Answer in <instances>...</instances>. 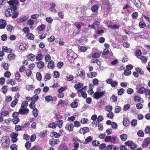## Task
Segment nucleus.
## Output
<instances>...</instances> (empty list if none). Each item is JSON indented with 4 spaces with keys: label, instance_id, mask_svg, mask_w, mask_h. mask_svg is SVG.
<instances>
[{
    "label": "nucleus",
    "instance_id": "24",
    "mask_svg": "<svg viewBox=\"0 0 150 150\" xmlns=\"http://www.w3.org/2000/svg\"><path fill=\"white\" fill-rule=\"evenodd\" d=\"M13 11L11 8H8L7 9L5 12V15L6 16L8 17L11 16V14H10V13H12Z\"/></svg>",
    "mask_w": 150,
    "mask_h": 150
},
{
    "label": "nucleus",
    "instance_id": "58",
    "mask_svg": "<svg viewBox=\"0 0 150 150\" xmlns=\"http://www.w3.org/2000/svg\"><path fill=\"white\" fill-rule=\"evenodd\" d=\"M39 97L38 96L35 95L31 97V100L35 102L38 99Z\"/></svg>",
    "mask_w": 150,
    "mask_h": 150
},
{
    "label": "nucleus",
    "instance_id": "54",
    "mask_svg": "<svg viewBox=\"0 0 150 150\" xmlns=\"http://www.w3.org/2000/svg\"><path fill=\"white\" fill-rule=\"evenodd\" d=\"M42 54L41 53H39L37 54L35 57V58L37 61H40L42 60Z\"/></svg>",
    "mask_w": 150,
    "mask_h": 150
},
{
    "label": "nucleus",
    "instance_id": "32",
    "mask_svg": "<svg viewBox=\"0 0 150 150\" xmlns=\"http://www.w3.org/2000/svg\"><path fill=\"white\" fill-rule=\"evenodd\" d=\"M123 124L125 126H129L130 124V122L129 120L126 118H125L123 121Z\"/></svg>",
    "mask_w": 150,
    "mask_h": 150
},
{
    "label": "nucleus",
    "instance_id": "35",
    "mask_svg": "<svg viewBox=\"0 0 150 150\" xmlns=\"http://www.w3.org/2000/svg\"><path fill=\"white\" fill-rule=\"evenodd\" d=\"M35 87V86L33 85H27L26 86V88L29 91L33 90Z\"/></svg>",
    "mask_w": 150,
    "mask_h": 150
},
{
    "label": "nucleus",
    "instance_id": "61",
    "mask_svg": "<svg viewBox=\"0 0 150 150\" xmlns=\"http://www.w3.org/2000/svg\"><path fill=\"white\" fill-rule=\"evenodd\" d=\"M7 86H6L4 85L1 88L2 91V92L4 94H6L7 92Z\"/></svg>",
    "mask_w": 150,
    "mask_h": 150
},
{
    "label": "nucleus",
    "instance_id": "52",
    "mask_svg": "<svg viewBox=\"0 0 150 150\" xmlns=\"http://www.w3.org/2000/svg\"><path fill=\"white\" fill-rule=\"evenodd\" d=\"M114 116L113 112H109L107 114V117L108 118L112 119Z\"/></svg>",
    "mask_w": 150,
    "mask_h": 150
},
{
    "label": "nucleus",
    "instance_id": "33",
    "mask_svg": "<svg viewBox=\"0 0 150 150\" xmlns=\"http://www.w3.org/2000/svg\"><path fill=\"white\" fill-rule=\"evenodd\" d=\"M120 137L122 141H125L127 139V136L126 134H123L120 136Z\"/></svg>",
    "mask_w": 150,
    "mask_h": 150
},
{
    "label": "nucleus",
    "instance_id": "29",
    "mask_svg": "<svg viewBox=\"0 0 150 150\" xmlns=\"http://www.w3.org/2000/svg\"><path fill=\"white\" fill-rule=\"evenodd\" d=\"M54 62L51 61H49L48 63L47 67L49 69H52L54 67Z\"/></svg>",
    "mask_w": 150,
    "mask_h": 150
},
{
    "label": "nucleus",
    "instance_id": "53",
    "mask_svg": "<svg viewBox=\"0 0 150 150\" xmlns=\"http://www.w3.org/2000/svg\"><path fill=\"white\" fill-rule=\"evenodd\" d=\"M100 56V54L99 53L95 52L92 55V57L93 58L97 59L99 58Z\"/></svg>",
    "mask_w": 150,
    "mask_h": 150
},
{
    "label": "nucleus",
    "instance_id": "5",
    "mask_svg": "<svg viewBox=\"0 0 150 150\" xmlns=\"http://www.w3.org/2000/svg\"><path fill=\"white\" fill-rule=\"evenodd\" d=\"M150 144V139L148 137L146 138L144 140L142 144V146L143 148H146Z\"/></svg>",
    "mask_w": 150,
    "mask_h": 150
},
{
    "label": "nucleus",
    "instance_id": "49",
    "mask_svg": "<svg viewBox=\"0 0 150 150\" xmlns=\"http://www.w3.org/2000/svg\"><path fill=\"white\" fill-rule=\"evenodd\" d=\"M47 132L46 131H43L42 132H41L39 134V136L40 138H43L45 136Z\"/></svg>",
    "mask_w": 150,
    "mask_h": 150
},
{
    "label": "nucleus",
    "instance_id": "10",
    "mask_svg": "<svg viewBox=\"0 0 150 150\" xmlns=\"http://www.w3.org/2000/svg\"><path fill=\"white\" fill-rule=\"evenodd\" d=\"M104 94V93L103 92H96L94 93L93 95L94 98L96 99H98L100 97L103 96Z\"/></svg>",
    "mask_w": 150,
    "mask_h": 150
},
{
    "label": "nucleus",
    "instance_id": "23",
    "mask_svg": "<svg viewBox=\"0 0 150 150\" xmlns=\"http://www.w3.org/2000/svg\"><path fill=\"white\" fill-rule=\"evenodd\" d=\"M87 75L88 78H93L96 76L97 73L95 71H93L90 73H88Z\"/></svg>",
    "mask_w": 150,
    "mask_h": 150
},
{
    "label": "nucleus",
    "instance_id": "46",
    "mask_svg": "<svg viewBox=\"0 0 150 150\" xmlns=\"http://www.w3.org/2000/svg\"><path fill=\"white\" fill-rule=\"evenodd\" d=\"M38 110L36 108H34L33 110V113L35 117H37L38 115Z\"/></svg>",
    "mask_w": 150,
    "mask_h": 150
},
{
    "label": "nucleus",
    "instance_id": "13",
    "mask_svg": "<svg viewBox=\"0 0 150 150\" xmlns=\"http://www.w3.org/2000/svg\"><path fill=\"white\" fill-rule=\"evenodd\" d=\"M0 29H4L7 24L6 21L3 19H0Z\"/></svg>",
    "mask_w": 150,
    "mask_h": 150
},
{
    "label": "nucleus",
    "instance_id": "1",
    "mask_svg": "<svg viewBox=\"0 0 150 150\" xmlns=\"http://www.w3.org/2000/svg\"><path fill=\"white\" fill-rule=\"evenodd\" d=\"M77 54L71 50H69L67 52V58L70 62L74 61L76 58Z\"/></svg>",
    "mask_w": 150,
    "mask_h": 150
},
{
    "label": "nucleus",
    "instance_id": "50",
    "mask_svg": "<svg viewBox=\"0 0 150 150\" xmlns=\"http://www.w3.org/2000/svg\"><path fill=\"white\" fill-rule=\"evenodd\" d=\"M142 99L140 97L138 96H136L134 97V100L136 102H139L140 101H142V103H144V101L143 100H142Z\"/></svg>",
    "mask_w": 150,
    "mask_h": 150
},
{
    "label": "nucleus",
    "instance_id": "59",
    "mask_svg": "<svg viewBox=\"0 0 150 150\" xmlns=\"http://www.w3.org/2000/svg\"><path fill=\"white\" fill-rule=\"evenodd\" d=\"M146 90V89L144 87L140 88L138 90V92L139 93L142 94Z\"/></svg>",
    "mask_w": 150,
    "mask_h": 150
},
{
    "label": "nucleus",
    "instance_id": "14",
    "mask_svg": "<svg viewBox=\"0 0 150 150\" xmlns=\"http://www.w3.org/2000/svg\"><path fill=\"white\" fill-rule=\"evenodd\" d=\"M74 127V125L72 123L67 124L65 127L66 129L69 132L73 131Z\"/></svg>",
    "mask_w": 150,
    "mask_h": 150
},
{
    "label": "nucleus",
    "instance_id": "11",
    "mask_svg": "<svg viewBox=\"0 0 150 150\" xmlns=\"http://www.w3.org/2000/svg\"><path fill=\"white\" fill-rule=\"evenodd\" d=\"M29 112L28 109L24 108H20L19 109V114L21 115H26Z\"/></svg>",
    "mask_w": 150,
    "mask_h": 150
},
{
    "label": "nucleus",
    "instance_id": "22",
    "mask_svg": "<svg viewBox=\"0 0 150 150\" xmlns=\"http://www.w3.org/2000/svg\"><path fill=\"white\" fill-rule=\"evenodd\" d=\"M28 45L26 43H21L19 45V49L21 50H23L28 47Z\"/></svg>",
    "mask_w": 150,
    "mask_h": 150
},
{
    "label": "nucleus",
    "instance_id": "7",
    "mask_svg": "<svg viewBox=\"0 0 150 150\" xmlns=\"http://www.w3.org/2000/svg\"><path fill=\"white\" fill-rule=\"evenodd\" d=\"M18 135V133H16L14 132H12L10 134V136L11 138V141L12 142H16L18 140L17 137Z\"/></svg>",
    "mask_w": 150,
    "mask_h": 150
},
{
    "label": "nucleus",
    "instance_id": "48",
    "mask_svg": "<svg viewBox=\"0 0 150 150\" xmlns=\"http://www.w3.org/2000/svg\"><path fill=\"white\" fill-rule=\"evenodd\" d=\"M136 71L140 74L143 75L144 74L143 70L140 67H137L136 69Z\"/></svg>",
    "mask_w": 150,
    "mask_h": 150
},
{
    "label": "nucleus",
    "instance_id": "8",
    "mask_svg": "<svg viewBox=\"0 0 150 150\" xmlns=\"http://www.w3.org/2000/svg\"><path fill=\"white\" fill-rule=\"evenodd\" d=\"M10 140L9 138H8L4 142H1V146L7 148L9 147Z\"/></svg>",
    "mask_w": 150,
    "mask_h": 150
},
{
    "label": "nucleus",
    "instance_id": "64",
    "mask_svg": "<svg viewBox=\"0 0 150 150\" xmlns=\"http://www.w3.org/2000/svg\"><path fill=\"white\" fill-rule=\"evenodd\" d=\"M145 132L146 134H149L150 133V126H146L145 129Z\"/></svg>",
    "mask_w": 150,
    "mask_h": 150
},
{
    "label": "nucleus",
    "instance_id": "26",
    "mask_svg": "<svg viewBox=\"0 0 150 150\" xmlns=\"http://www.w3.org/2000/svg\"><path fill=\"white\" fill-rule=\"evenodd\" d=\"M118 141L119 139L117 137L114 136L111 137V142L115 144L118 142Z\"/></svg>",
    "mask_w": 150,
    "mask_h": 150
},
{
    "label": "nucleus",
    "instance_id": "60",
    "mask_svg": "<svg viewBox=\"0 0 150 150\" xmlns=\"http://www.w3.org/2000/svg\"><path fill=\"white\" fill-rule=\"evenodd\" d=\"M138 13L136 12H134L132 14V17L133 19H136L138 17Z\"/></svg>",
    "mask_w": 150,
    "mask_h": 150
},
{
    "label": "nucleus",
    "instance_id": "25",
    "mask_svg": "<svg viewBox=\"0 0 150 150\" xmlns=\"http://www.w3.org/2000/svg\"><path fill=\"white\" fill-rule=\"evenodd\" d=\"M91 63H96L98 66L100 65V62L99 59H97L93 58L90 60Z\"/></svg>",
    "mask_w": 150,
    "mask_h": 150
},
{
    "label": "nucleus",
    "instance_id": "21",
    "mask_svg": "<svg viewBox=\"0 0 150 150\" xmlns=\"http://www.w3.org/2000/svg\"><path fill=\"white\" fill-rule=\"evenodd\" d=\"M83 86V85L82 83L78 82L74 85V88L77 91L78 89L81 88Z\"/></svg>",
    "mask_w": 150,
    "mask_h": 150
},
{
    "label": "nucleus",
    "instance_id": "19",
    "mask_svg": "<svg viewBox=\"0 0 150 150\" xmlns=\"http://www.w3.org/2000/svg\"><path fill=\"white\" fill-rule=\"evenodd\" d=\"M27 57L28 60L33 61L35 59V56L32 54L30 53L27 56Z\"/></svg>",
    "mask_w": 150,
    "mask_h": 150
},
{
    "label": "nucleus",
    "instance_id": "34",
    "mask_svg": "<svg viewBox=\"0 0 150 150\" xmlns=\"http://www.w3.org/2000/svg\"><path fill=\"white\" fill-rule=\"evenodd\" d=\"M93 140V137L91 136H89L88 137L85 139V142L84 144H87L88 142H91Z\"/></svg>",
    "mask_w": 150,
    "mask_h": 150
},
{
    "label": "nucleus",
    "instance_id": "51",
    "mask_svg": "<svg viewBox=\"0 0 150 150\" xmlns=\"http://www.w3.org/2000/svg\"><path fill=\"white\" fill-rule=\"evenodd\" d=\"M139 26L140 28H143L146 27V24L144 21H140L139 23Z\"/></svg>",
    "mask_w": 150,
    "mask_h": 150
},
{
    "label": "nucleus",
    "instance_id": "6",
    "mask_svg": "<svg viewBox=\"0 0 150 150\" xmlns=\"http://www.w3.org/2000/svg\"><path fill=\"white\" fill-rule=\"evenodd\" d=\"M77 75L83 79L85 78V71L83 70L82 69H79L78 70Z\"/></svg>",
    "mask_w": 150,
    "mask_h": 150
},
{
    "label": "nucleus",
    "instance_id": "3",
    "mask_svg": "<svg viewBox=\"0 0 150 150\" xmlns=\"http://www.w3.org/2000/svg\"><path fill=\"white\" fill-rule=\"evenodd\" d=\"M85 24L82 22H76L74 24L76 27V29L73 32V33L76 34H79L81 31V25H84Z\"/></svg>",
    "mask_w": 150,
    "mask_h": 150
},
{
    "label": "nucleus",
    "instance_id": "31",
    "mask_svg": "<svg viewBox=\"0 0 150 150\" xmlns=\"http://www.w3.org/2000/svg\"><path fill=\"white\" fill-rule=\"evenodd\" d=\"M45 25L41 24L37 28V30L39 31H42L45 30Z\"/></svg>",
    "mask_w": 150,
    "mask_h": 150
},
{
    "label": "nucleus",
    "instance_id": "38",
    "mask_svg": "<svg viewBox=\"0 0 150 150\" xmlns=\"http://www.w3.org/2000/svg\"><path fill=\"white\" fill-rule=\"evenodd\" d=\"M59 104L62 107H64L65 105H67V104L65 103L64 100H63L60 99L59 100L57 106H58Z\"/></svg>",
    "mask_w": 150,
    "mask_h": 150
},
{
    "label": "nucleus",
    "instance_id": "20",
    "mask_svg": "<svg viewBox=\"0 0 150 150\" xmlns=\"http://www.w3.org/2000/svg\"><path fill=\"white\" fill-rule=\"evenodd\" d=\"M51 77V74L49 73L45 74L44 77V81H47L50 79Z\"/></svg>",
    "mask_w": 150,
    "mask_h": 150
},
{
    "label": "nucleus",
    "instance_id": "39",
    "mask_svg": "<svg viewBox=\"0 0 150 150\" xmlns=\"http://www.w3.org/2000/svg\"><path fill=\"white\" fill-rule=\"evenodd\" d=\"M45 100L47 102H50L51 101H53L52 97L50 95L47 96L45 97Z\"/></svg>",
    "mask_w": 150,
    "mask_h": 150
},
{
    "label": "nucleus",
    "instance_id": "43",
    "mask_svg": "<svg viewBox=\"0 0 150 150\" xmlns=\"http://www.w3.org/2000/svg\"><path fill=\"white\" fill-rule=\"evenodd\" d=\"M63 124V121L62 120H59L57 121L56 124V126H57L59 128H61L62 127Z\"/></svg>",
    "mask_w": 150,
    "mask_h": 150
},
{
    "label": "nucleus",
    "instance_id": "28",
    "mask_svg": "<svg viewBox=\"0 0 150 150\" xmlns=\"http://www.w3.org/2000/svg\"><path fill=\"white\" fill-rule=\"evenodd\" d=\"M3 50L6 52L11 53L12 50L11 49L8 48L7 47L3 46L2 47Z\"/></svg>",
    "mask_w": 150,
    "mask_h": 150
},
{
    "label": "nucleus",
    "instance_id": "44",
    "mask_svg": "<svg viewBox=\"0 0 150 150\" xmlns=\"http://www.w3.org/2000/svg\"><path fill=\"white\" fill-rule=\"evenodd\" d=\"M28 103L27 101H23L21 105V108H26L28 106Z\"/></svg>",
    "mask_w": 150,
    "mask_h": 150
},
{
    "label": "nucleus",
    "instance_id": "62",
    "mask_svg": "<svg viewBox=\"0 0 150 150\" xmlns=\"http://www.w3.org/2000/svg\"><path fill=\"white\" fill-rule=\"evenodd\" d=\"M31 150H42L41 148L38 145H35L31 148Z\"/></svg>",
    "mask_w": 150,
    "mask_h": 150
},
{
    "label": "nucleus",
    "instance_id": "55",
    "mask_svg": "<svg viewBox=\"0 0 150 150\" xmlns=\"http://www.w3.org/2000/svg\"><path fill=\"white\" fill-rule=\"evenodd\" d=\"M14 27L10 24H8L6 26V29L8 31L11 32L12 30H13Z\"/></svg>",
    "mask_w": 150,
    "mask_h": 150
},
{
    "label": "nucleus",
    "instance_id": "18",
    "mask_svg": "<svg viewBox=\"0 0 150 150\" xmlns=\"http://www.w3.org/2000/svg\"><path fill=\"white\" fill-rule=\"evenodd\" d=\"M56 6V4L54 2H52L50 4V11L52 12L55 13L57 10L55 9V7Z\"/></svg>",
    "mask_w": 150,
    "mask_h": 150
},
{
    "label": "nucleus",
    "instance_id": "2",
    "mask_svg": "<svg viewBox=\"0 0 150 150\" xmlns=\"http://www.w3.org/2000/svg\"><path fill=\"white\" fill-rule=\"evenodd\" d=\"M10 6V8L12 11H15L17 10V8L16 6L19 4L18 0H10L7 2Z\"/></svg>",
    "mask_w": 150,
    "mask_h": 150
},
{
    "label": "nucleus",
    "instance_id": "16",
    "mask_svg": "<svg viewBox=\"0 0 150 150\" xmlns=\"http://www.w3.org/2000/svg\"><path fill=\"white\" fill-rule=\"evenodd\" d=\"M139 36L142 38L146 39L148 38L149 35L147 33L142 32L140 33Z\"/></svg>",
    "mask_w": 150,
    "mask_h": 150
},
{
    "label": "nucleus",
    "instance_id": "47",
    "mask_svg": "<svg viewBox=\"0 0 150 150\" xmlns=\"http://www.w3.org/2000/svg\"><path fill=\"white\" fill-rule=\"evenodd\" d=\"M28 18V17L27 16L21 17L19 18V23L26 21Z\"/></svg>",
    "mask_w": 150,
    "mask_h": 150
},
{
    "label": "nucleus",
    "instance_id": "15",
    "mask_svg": "<svg viewBox=\"0 0 150 150\" xmlns=\"http://www.w3.org/2000/svg\"><path fill=\"white\" fill-rule=\"evenodd\" d=\"M59 143L58 139H52L49 141V144L51 145L54 146L55 144H58Z\"/></svg>",
    "mask_w": 150,
    "mask_h": 150
},
{
    "label": "nucleus",
    "instance_id": "36",
    "mask_svg": "<svg viewBox=\"0 0 150 150\" xmlns=\"http://www.w3.org/2000/svg\"><path fill=\"white\" fill-rule=\"evenodd\" d=\"M99 8V6L98 5H94L91 6V9L93 12H95L98 10Z\"/></svg>",
    "mask_w": 150,
    "mask_h": 150
},
{
    "label": "nucleus",
    "instance_id": "40",
    "mask_svg": "<svg viewBox=\"0 0 150 150\" xmlns=\"http://www.w3.org/2000/svg\"><path fill=\"white\" fill-rule=\"evenodd\" d=\"M15 56V54L14 53L13 54V53L11 52L8 54L7 58L9 60L11 61L14 58Z\"/></svg>",
    "mask_w": 150,
    "mask_h": 150
},
{
    "label": "nucleus",
    "instance_id": "12",
    "mask_svg": "<svg viewBox=\"0 0 150 150\" xmlns=\"http://www.w3.org/2000/svg\"><path fill=\"white\" fill-rule=\"evenodd\" d=\"M16 95L17 97L16 98V96L14 97L15 100L11 102L10 105L12 107H15L18 102V99H17V98H19V93H17L16 94Z\"/></svg>",
    "mask_w": 150,
    "mask_h": 150
},
{
    "label": "nucleus",
    "instance_id": "42",
    "mask_svg": "<svg viewBox=\"0 0 150 150\" xmlns=\"http://www.w3.org/2000/svg\"><path fill=\"white\" fill-rule=\"evenodd\" d=\"M48 127L49 128L53 129L57 127L56 124L54 122L49 124L48 125Z\"/></svg>",
    "mask_w": 150,
    "mask_h": 150
},
{
    "label": "nucleus",
    "instance_id": "30",
    "mask_svg": "<svg viewBox=\"0 0 150 150\" xmlns=\"http://www.w3.org/2000/svg\"><path fill=\"white\" fill-rule=\"evenodd\" d=\"M141 60V62L142 64H145L147 63L148 59L146 57L144 56H142L139 58Z\"/></svg>",
    "mask_w": 150,
    "mask_h": 150
},
{
    "label": "nucleus",
    "instance_id": "56",
    "mask_svg": "<svg viewBox=\"0 0 150 150\" xmlns=\"http://www.w3.org/2000/svg\"><path fill=\"white\" fill-rule=\"evenodd\" d=\"M92 144L93 146H98L100 144L99 142L96 140H94L92 141Z\"/></svg>",
    "mask_w": 150,
    "mask_h": 150
},
{
    "label": "nucleus",
    "instance_id": "4",
    "mask_svg": "<svg viewBox=\"0 0 150 150\" xmlns=\"http://www.w3.org/2000/svg\"><path fill=\"white\" fill-rule=\"evenodd\" d=\"M125 145L127 146L132 150H135L137 147V145L133 141L129 140L125 143Z\"/></svg>",
    "mask_w": 150,
    "mask_h": 150
},
{
    "label": "nucleus",
    "instance_id": "57",
    "mask_svg": "<svg viewBox=\"0 0 150 150\" xmlns=\"http://www.w3.org/2000/svg\"><path fill=\"white\" fill-rule=\"evenodd\" d=\"M36 76L37 79L39 81H40L42 79V75L40 73L38 72L37 73Z\"/></svg>",
    "mask_w": 150,
    "mask_h": 150
},
{
    "label": "nucleus",
    "instance_id": "63",
    "mask_svg": "<svg viewBox=\"0 0 150 150\" xmlns=\"http://www.w3.org/2000/svg\"><path fill=\"white\" fill-rule=\"evenodd\" d=\"M25 146L27 149H29L31 147V144L29 141H27L25 144Z\"/></svg>",
    "mask_w": 150,
    "mask_h": 150
},
{
    "label": "nucleus",
    "instance_id": "9",
    "mask_svg": "<svg viewBox=\"0 0 150 150\" xmlns=\"http://www.w3.org/2000/svg\"><path fill=\"white\" fill-rule=\"evenodd\" d=\"M89 131V128L88 127H83L81 128L79 130V132L80 134L84 135L86 133L88 132Z\"/></svg>",
    "mask_w": 150,
    "mask_h": 150
},
{
    "label": "nucleus",
    "instance_id": "17",
    "mask_svg": "<svg viewBox=\"0 0 150 150\" xmlns=\"http://www.w3.org/2000/svg\"><path fill=\"white\" fill-rule=\"evenodd\" d=\"M135 6L138 8H140L142 6L141 2L139 0H133Z\"/></svg>",
    "mask_w": 150,
    "mask_h": 150
},
{
    "label": "nucleus",
    "instance_id": "37",
    "mask_svg": "<svg viewBox=\"0 0 150 150\" xmlns=\"http://www.w3.org/2000/svg\"><path fill=\"white\" fill-rule=\"evenodd\" d=\"M78 102L76 101H73L70 104V106L73 108H75L78 107Z\"/></svg>",
    "mask_w": 150,
    "mask_h": 150
},
{
    "label": "nucleus",
    "instance_id": "27",
    "mask_svg": "<svg viewBox=\"0 0 150 150\" xmlns=\"http://www.w3.org/2000/svg\"><path fill=\"white\" fill-rule=\"evenodd\" d=\"M44 63L42 61H40L37 63V65L38 68L40 69H42L44 67Z\"/></svg>",
    "mask_w": 150,
    "mask_h": 150
},
{
    "label": "nucleus",
    "instance_id": "45",
    "mask_svg": "<svg viewBox=\"0 0 150 150\" xmlns=\"http://www.w3.org/2000/svg\"><path fill=\"white\" fill-rule=\"evenodd\" d=\"M27 38L33 40L34 38V36L33 34L31 33H29L27 34L26 35Z\"/></svg>",
    "mask_w": 150,
    "mask_h": 150
},
{
    "label": "nucleus",
    "instance_id": "41",
    "mask_svg": "<svg viewBox=\"0 0 150 150\" xmlns=\"http://www.w3.org/2000/svg\"><path fill=\"white\" fill-rule=\"evenodd\" d=\"M142 54V52L140 50H136L135 52V55L138 58H139V56H141Z\"/></svg>",
    "mask_w": 150,
    "mask_h": 150
}]
</instances>
